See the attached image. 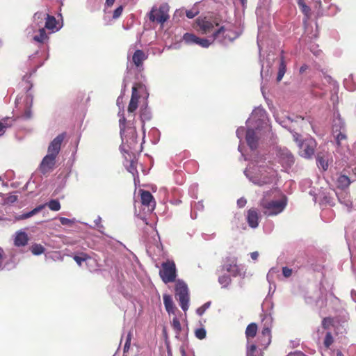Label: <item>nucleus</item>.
Returning a JSON list of instances; mask_svg holds the SVG:
<instances>
[{
    "mask_svg": "<svg viewBox=\"0 0 356 356\" xmlns=\"http://www.w3.org/2000/svg\"><path fill=\"white\" fill-rule=\"evenodd\" d=\"M147 58L145 54L141 50H136L133 56L132 60L136 67H140L143 61Z\"/></svg>",
    "mask_w": 356,
    "mask_h": 356,
    "instance_id": "nucleus-30",
    "label": "nucleus"
},
{
    "mask_svg": "<svg viewBox=\"0 0 356 356\" xmlns=\"http://www.w3.org/2000/svg\"><path fill=\"white\" fill-rule=\"evenodd\" d=\"M246 218L248 225L250 227L254 229L258 227L259 215L254 209L248 210Z\"/></svg>",
    "mask_w": 356,
    "mask_h": 356,
    "instance_id": "nucleus-24",
    "label": "nucleus"
},
{
    "mask_svg": "<svg viewBox=\"0 0 356 356\" xmlns=\"http://www.w3.org/2000/svg\"><path fill=\"white\" fill-rule=\"evenodd\" d=\"M90 259V257L85 253H81L79 255H75L74 257V260L79 266L82 265V262L87 261Z\"/></svg>",
    "mask_w": 356,
    "mask_h": 356,
    "instance_id": "nucleus-41",
    "label": "nucleus"
},
{
    "mask_svg": "<svg viewBox=\"0 0 356 356\" xmlns=\"http://www.w3.org/2000/svg\"><path fill=\"white\" fill-rule=\"evenodd\" d=\"M246 127L247 128L241 127L236 130V136L240 140L238 151L245 160L248 158L245 157L242 150L241 145L243 136H245V140L250 149L254 150L263 135L271 130L266 111L260 106L255 108L246 121Z\"/></svg>",
    "mask_w": 356,
    "mask_h": 356,
    "instance_id": "nucleus-1",
    "label": "nucleus"
},
{
    "mask_svg": "<svg viewBox=\"0 0 356 356\" xmlns=\"http://www.w3.org/2000/svg\"><path fill=\"white\" fill-rule=\"evenodd\" d=\"M150 114L147 111H144L140 114V118L143 122H144L146 120H150Z\"/></svg>",
    "mask_w": 356,
    "mask_h": 356,
    "instance_id": "nucleus-53",
    "label": "nucleus"
},
{
    "mask_svg": "<svg viewBox=\"0 0 356 356\" xmlns=\"http://www.w3.org/2000/svg\"><path fill=\"white\" fill-rule=\"evenodd\" d=\"M59 220L63 225H72L75 222L74 218L69 219L65 217H60Z\"/></svg>",
    "mask_w": 356,
    "mask_h": 356,
    "instance_id": "nucleus-47",
    "label": "nucleus"
},
{
    "mask_svg": "<svg viewBox=\"0 0 356 356\" xmlns=\"http://www.w3.org/2000/svg\"><path fill=\"white\" fill-rule=\"evenodd\" d=\"M3 250L2 248H0V270H2L3 268Z\"/></svg>",
    "mask_w": 356,
    "mask_h": 356,
    "instance_id": "nucleus-59",
    "label": "nucleus"
},
{
    "mask_svg": "<svg viewBox=\"0 0 356 356\" xmlns=\"http://www.w3.org/2000/svg\"><path fill=\"white\" fill-rule=\"evenodd\" d=\"M274 116L276 121L280 125L288 129L292 134L293 140L296 143L298 147L299 155L307 159H312L314 154L317 145L316 140L311 137H308L302 140L301 138V136L296 131L297 125H303L305 123L304 119L301 117H297L295 120H291L290 118H287L284 120H280L276 115H274Z\"/></svg>",
    "mask_w": 356,
    "mask_h": 356,
    "instance_id": "nucleus-3",
    "label": "nucleus"
},
{
    "mask_svg": "<svg viewBox=\"0 0 356 356\" xmlns=\"http://www.w3.org/2000/svg\"><path fill=\"white\" fill-rule=\"evenodd\" d=\"M259 344L261 346H268L271 341L270 330L268 327H264L259 337Z\"/></svg>",
    "mask_w": 356,
    "mask_h": 356,
    "instance_id": "nucleus-27",
    "label": "nucleus"
},
{
    "mask_svg": "<svg viewBox=\"0 0 356 356\" xmlns=\"http://www.w3.org/2000/svg\"><path fill=\"white\" fill-rule=\"evenodd\" d=\"M277 157L278 162L284 169L290 168L294 163V157L291 152L286 148H277Z\"/></svg>",
    "mask_w": 356,
    "mask_h": 356,
    "instance_id": "nucleus-13",
    "label": "nucleus"
},
{
    "mask_svg": "<svg viewBox=\"0 0 356 356\" xmlns=\"http://www.w3.org/2000/svg\"><path fill=\"white\" fill-rule=\"evenodd\" d=\"M169 10L170 8L168 3H163L159 8H152L149 13V20L163 24L170 17Z\"/></svg>",
    "mask_w": 356,
    "mask_h": 356,
    "instance_id": "nucleus-10",
    "label": "nucleus"
},
{
    "mask_svg": "<svg viewBox=\"0 0 356 356\" xmlns=\"http://www.w3.org/2000/svg\"><path fill=\"white\" fill-rule=\"evenodd\" d=\"M163 303L165 308L169 314H174L175 307L172 300V297L168 294H164L163 296Z\"/></svg>",
    "mask_w": 356,
    "mask_h": 356,
    "instance_id": "nucleus-31",
    "label": "nucleus"
},
{
    "mask_svg": "<svg viewBox=\"0 0 356 356\" xmlns=\"http://www.w3.org/2000/svg\"><path fill=\"white\" fill-rule=\"evenodd\" d=\"M197 26L198 27V30L202 34H211V37H213V40H214V33L217 31L218 24L217 23H214L211 21L207 20L204 19H198L197 21Z\"/></svg>",
    "mask_w": 356,
    "mask_h": 356,
    "instance_id": "nucleus-15",
    "label": "nucleus"
},
{
    "mask_svg": "<svg viewBox=\"0 0 356 356\" xmlns=\"http://www.w3.org/2000/svg\"><path fill=\"white\" fill-rule=\"evenodd\" d=\"M346 125L343 120L341 118L339 112H334L332 120V132L337 133L340 131H345Z\"/></svg>",
    "mask_w": 356,
    "mask_h": 356,
    "instance_id": "nucleus-21",
    "label": "nucleus"
},
{
    "mask_svg": "<svg viewBox=\"0 0 356 356\" xmlns=\"http://www.w3.org/2000/svg\"><path fill=\"white\" fill-rule=\"evenodd\" d=\"M337 144L341 150L347 148V137L345 131H340L337 133H333Z\"/></svg>",
    "mask_w": 356,
    "mask_h": 356,
    "instance_id": "nucleus-26",
    "label": "nucleus"
},
{
    "mask_svg": "<svg viewBox=\"0 0 356 356\" xmlns=\"http://www.w3.org/2000/svg\"><path fill=\"white\" fill-rule=\"evenodd\" d=\"M122 10H123L122 6H120L118 7L113 12V19L118 18L122 15Z\"/></svg>",
    "mask_w": 356,
    "mask_h": 356,
    "instance_id": "nucleus-51",
    "label": "nucleus"
},
{
    "mask_svg": "<svg viewBox=\"0 0 356 356\" xmlns=\"http://www.w3.org/2000/svg\"><path fill=\"white\" fill-rule=\"evenodd\" d=\"M121 104H122V96L120 95L118 97L117 99V105L118 106L119 108H121ZM122 108H123V106H122Z\"/></svg>",
    "mask_w": 356,
    "mask_h": 356,
    "instance_id": "nucleus-60",
    "label": "nucleus"
},
{
    "mask_svg": "<svg viewBox=\"0 0 356 356\" xmlns=\"http://www.w3.org/2000/svg\"><path fill=\"white\" fill-rule=\"evenodd\" d=\"M175 293L181 308L183 311L186 312L189 307V294L186 284L183 281L178 280L175 286Z\"/></svg>",
    "mask_w": 356,
    "mask_h": 356,
    "instance_id": "nucleus-9",
    "label": "nucleus"
},
{
    "mask_svg": "<svg viewBox=\"0 0 356 356\" xmlns=\"http://www.w3.org/2000/svg\"><path fill=\"white\" fill-rule=\"evenodd\" d=\"M33 97L31 94L26 93L24 97H17L15 100L16 108L18 112V117L23 120H29L32 117L31 106Z\"/></svg>",
    "mask_w": 356,
    "mask_h": 356,
    "instance_id": "nucleus-8",
    "label": "nucleus"
},
{
    "mask_svg": "<svg viewBox=\"0 0 356 356\" xmlns=\"http://www.w3.org/2000/svg\"><path fill=\"white\" fill-rule=\"evenodd\" d=\"M197 15L196 12H193L192 10L186 11V17L189 19L193 18Z\"/></svg>",
    "mask_w": 356,
    "mask_h": 356,
    "instance_id": "nucleus-57",
    "label": "nucleus"
},
{
    "mask_svg": "<svg viewBox=\"0 0 356 356\" xmlns=\"http://www.w3.org/2000/svg\"><path fill=\"white\" fill-rule=\"evenodd\" d=\"M285 72H286V64L284 63V58L282 57L280 63V66H279L277 76V81H280L282 79Z\"/></svg>",
    "mask_w": 356,
    "mask_h": 356,
    "instance_id": "nucleus-36",
    "label": "nucleus"
},
{
    "mask_svg": "<svg viewBox=\"0 0 356 356\" xmlns=\"http://www.w3.org/2000/svg\"><path fill=\"white\" fill-rule=\"evenodd\" d=\"M353 175L350 176L352 177V181L356 180V165L352 168Z\"/></svg>",
    "mask_w": 356,
    "mask_h": 356,
    "instance_id": "nucleus-61",
    "label": "nucleus"
},
{
    "mask_svg": "<svg viewBox=\"0 0 356 356\" xmlns=\"http://www.w3.org/2000/svg\"><path fill=\"white\" fill-rule=\"evenodd\" d=\"M171 325L175 333V337L178 339H182L181 336L182 327L179 319L177 317L173 318Z\"/></svg>",
    "mask_w": 356,
    "mask_h": 356,
    "instance_id": "nucleus-33",
    "label": "nucleus"
},
{
    "mask_svg": "<svg viewBox=\"0 0 356 356\" xmlns=\"http://www.w3.org/2000/svg\"><path fill=\"white\" fill-rule=\"evenodd\" d=\"M241 35L240 31L235 30L233 25L227 24L219 27L214 33V40L222 44H227L233 42Z\"/></svg>",
    "mask_w": 356,
    "mask_h": 356,
    "instance_id": "nucleus-7",
    "label": "nucleus"
},
{
    "mask_svg": "<svg viewBox=\"0 0 356 356\" xmlns=\"http://www.w3.org/2000/svg\"><path fill=\"white\" fill-rule=\"evenodd\" d=\"M56 157L57 156L47 153V154L43 158L40 165V170L43 174L49 172L53 170L56 163Z\"/></svg>",
    "mask_w": 356,
    "mask_h": 356,
    "instance_id": "nucleus-18",
    "label": "nucleus"
},
{
    "mask_svg": "<svg viewBox=\"0 0 356 356\" xmlns=\"http://www.w3.org/2000/svg\"><path fill=\"white\" fill-rule=\"evenodd\" d=\"M29 241L27 234L22 231H17L14 236V244L17 247L25 246Z\"/></svg>",
    "mask_w": 356,
    "mask_h": 356,
    "instance_id": "nucleus-25",
    "label": "nucleus"
},
{
    "mask_svg": "<svg viewBox=\"0 0 356 356\" xmlns=\"http://www.w3.org/2000/svg\"><path fill=\"white\" fill-rule=\"evenodd\" d=\"M210 307V302H206L204 303L202 307H199L196 310V313L199 316L203 315V314L205 312V311Z\"/></svg>",
    "mask_w": 356,
    "mask_h": 356,
    "instance_id": "nucleus-48",
    "label": "nucleus"
},
{
    "mask_svg": "<svg viewBox=\"0 0 356 356\" xmlns=\"http://www.w3.org/2000/svg\"><path fill=\"white\" fill-rule=\"evenodd\" d=\"M257 332V325L256 323H252L249 324L245 330V336L247 338V356H257V350L254 344H250V339L256 336Z\"/></svg>",
    "mask_w": 356,
    "mask_h": 356,
    "instance_id": "nucleus-14",
    "label": "nucleus"
},
{
    "mask_svg": "<svg viewBox=\"0 0 356 356\" xmlns=\"http://www.w3.org/2000/svg\"><path fill=\"white\" fill-rule=\"evenodd\" d=\"M339 202L343 204H345L346 207H349L350 204V201L349 198L348 197L347 194H346L344 196L343 194H339L338 193H336Z\"/></svg>",
    "mask_w": 356,
    "mask_h": 356,
    "instance_id": "nucleus-46",
    "label": "nucleus"
},
{
    "mask_svg": "<svg viewBox=\"0 0 356 356\" xmlns=\"http://www.w3.org/2000/svg\"><path fill=\"white\" fill-rule=\"evenodd\" d=\"M197 36L192 33H186L182 36V41L187 45L196 44Z\"/></svg>",
    "mask_w": 356,
    "mask_h": 356,
    "instance_id": "nucleus-34",
    "label": "nucleus"
},
{
    "mask_svg": "<svg viewBox=\"0 0 356 356\" xmlns=\"http://www.w3.org/2000/svg\"><path fill=\"white\" fill-rule=\"evenodd\" d=\"M65 134L64 133L58 135L49 144L47 153L57 156L60 152L62 143L64 140Z\"/></svg>",
    "mask_w": 356,
    "mask_h": 356,
    "instance_id": "nucleus-17",
    "label": "nucleus"
},
{
    "mask_svg": "<svg viewBox=\"0 0 356 356\" xmlns=\"http://www.w3.org/2000/svg\"><path fill=\"white\" fill-rule=\"evenodd\" d=\"M279 269L277 268H271L266 276L267 280L270 284H272L274 282V277L279 274Z\"/></svg>",
    "mask_w": 356,
    "mask_h": 356,
    "instance_id": "nucleus-40",
    "label": "nucleus"
},
{
    "mask_svg": "<svg viewBox=\"0 0 356 356\" xmlns=\"http://www.w3.org/2000/svg\"><path fill=\"white\" fill-rule=\"evenodd\" d=\"M118 115L120 116L119 122L122 138L120 149L122 152L135 157L136 154L142 151V144L138 143L135 128L125 126L126 118L123 113L121 115L119 111Z\"/></svg>",
    "mask_w": 356,
    "mask_h": 356,
    "instance_id": "nucleus-4",
    "label": "nucleus"
},
{
    "mask_svg": "<svg viewBox=\"0 0 356 356\" xmlns=\"http://www.w3.org/2000/svg\"><path fill=\"white\" fill-rule=\"evenodd\" d=\"M222 268L233 276H236L238 273V267L235 258L228 259L223 264Z\"/></svg>",
    "mask_w": 356,
    "mask_h": 356,
    "instance_id": "nucleus-23",
    "label": "nucleus"
},
{
    "mask_svg": "<svg viewBox=\"0 0 356 356\" xmlns=\"http://www.w3.org/2000/svg\"><path fill=\"white\" fill-rule=\"evenodd\" d=\"M215 40H213V37L210 36L209 38H201L197 37L196 44L204 47H209Z\"/></svg>",
    "mask_w": 356,
    "mask_h": 356,
    "instance_id": "nucleus-35",
    "label": "nucleus"
},
{
    "mask_svg": "<svg viewBox=\"0 0 356 356\" xmlns=\"http://www.w3.org/2000/svg\"><path fill=\"white\" fill-rule=\"evenodd\" d=\"M195 336L200 340L206 338L207 331L204 327H200L195 330Z\"/></svg>",
    "mask_w": 356,
    "mask_h": 356,
    "instance_id": "nucleus-44",
    "label": "nucleus"
},
{
    "mask_svg": "<svg viewBox=\"0 0 356 356\" xmlns=\"http://www.w3.org/2000/svg\"><path fill=\"white\" fill-rule=\"evenodd\" d=\"M44 29H47L49 31H51V33L56 32L59 30L60 28L56 26V20L54 17L49 16L47 13V18L45 19Z\"/></svg>",
    "mask_w": 356,
    "mask_h": 356,
    "instance_id": "nucleus-29",
    "label": "nucleus"
},
{
    "mask_svg": "<svg viewBox=\"0 0 356 356\" xmlns=\"http://www.w3.org/2000/svg\"><path fill=\"white\" fill-rule=\"evenodd\" d=\"M129 159H130V163H129V166L127 167V170L132 174V175L134 177H135V175L137 174V170H136V162L134 161V159L136 158L134 157L132 155H129ZM134 181H136V177H134Z\"/></svg>",
    "mask_w": 356,
    "mask_h": 356,
    "instance_id": "nucleus-37",
    "label": "nucleus"
},
{
    "mask_svg": "<svg viewBox=\"0 0 356 356\" xmlns=\"http://www.w3.org/2000/svg\"><path fill=\"white\" fill-rule=\"evenodd\" d=\"M351 298L354 302H356V291H351Z\"/></svg>",
    "mask_w": 356,
    "mask_h": 356,
    "instance_id": "nucleus-62",
    "label": "nucleus"
},
{
    "mask_svg": "<svg viewBox=\"0 0 356 356\" xmlns=\"http://www.w3.org/2000/svg\"><path fill=\"white\" fill-rule=\"evenodd\" d=\"M1 199H4V194L0 193V206L6 205L5 202H2Z\"/></svg>",
    "mask_w": 356,
    "mask_h": 356,
    "instance_id": "nucleus-63",
    "label": "nucleus"
},
{
    "mask_svg": "<svg viewBox=\"0 0 356 356\" xmlns=\"http://www.w3.org/2000/svg\"><path fill=\"white\" fill-rule=\"evenodd\" d=\"M333 341V337L331 332L329 331L327 332L323 341L324 346L326 348H329L332 344Z\"/></svg>",
    "mask_w": 356,
    "mask_h": 356,
    "instance_id": "nucleus-45",
    "label": "nucleus"
},
{
    "mask_svg": "<svg viewBox=\"0 0 356 356\" xmlns=\"http://www.w3.org/2000/svg\"><path fill=\"white\" fill-rule=\"evenodd\" d=\"M114 1L115 0H106V4L110 6L113 4Z\"/></svg>",
    "mask_w": 356,
    "mask_h": 356,
    "instance_id": "nucleus-64",
    "label": "nucleus"
},
{
    "mask_svg": "<svg viewBox=\"0 0 356 356\" xmlns=\"http://www.w3.org/2000/svg\"><path fill=\"white\" fill-rule=\"evenodd\" d=\"M31 251L34 255H40L44 252V248L40 244H33L31 247Z\"/></svg>",
    "mask_w": 356,
    "mask_h": 356,
    "instance_id": "nucleus-39",
    "label": "nucleus"
},
{
    "mask_svg": "<svg viewBox=\"0 0 356 356\" xmlns=\"http://www.w3.org/2000/svg\"><path fill=\"white\" fill-rule=\"evenodd\" d=\"M247 203V201L245 198L243 197H241L240 199H238L237 200V205L238 206V207L240 208H242L243 207H245V205Z\"/></svg>",
    "mask_w": 356,
    "mask_h": 356,
    "instance_id": "nucleus-55",
    "label": "nucleus"
},
{
    "mask_svg": "<svg viewBox=\"0 0 356 356\" xmlns=\"http://www.w3.org/2000/svg\"><path fill=\"white\" fill-rule=\"evenodd\" d=\"M47 13L44 12H38L35 13L32 24L26 29L28 36L39 43H43L48 39V36L44 28Z\"/></svg>",
    "mask_w": 356,
    "mask_h": 356,
    "instance_id": "nucleus-5",
    "label": "nucleus"
},
{
    "mask_svg": "<svg viewBox=\"0 0 356 356\" xmlns=\"http://www.w3.org/2000/svg\"><path fill=\"white\" fill-rule=\"evenodd\" d=\"M131 332H129L127 336L126 342H125V344L124 346V353H126L129 350V349L130 348V344H131Z\"/></svg>",
    "mask_w": 356,
    "mask_h": 356,
    "instance_id": "nucleus-49",
    "label": "nucleus"
},
{
    "mask_svg": "<svg viewBox=\"0 0 356 356\" xmlns=\"http://www.w3.org/2000/svg\"><path fill=\"white\" fill-rule=\"evenodd\" d=\"M159 275L163 282H172L176 278V267L173 261H168L162 264Z\"/></svg>",
    "mask_w": 356,
    "mask_h": 356,
    "instance_id": "nucleus-11",
    "label": "nucleus"
},
{
    "mask_svg": "<svg viewBox=\"0 0 356 356\" xmlns=\"http://www.w3.org/2000/svg\"><path fill=\"white\" fill-rule=\"evenodd\" d=\"M140 193L143 205L147 207L148 211H154L156 207V202L152 195L149 191L144 190H140Z\"/></svg>",
    "mask_w": 356,
    "mask_h": 356,
    "instance_id": "nucleus-20",
    "label": "nucleus"
},
{
    "mask_svg": "<svg viewBox=\"0 0 356 356\" xmlns=\"http://www.w3.org/2000/svg\"><path fill=\"white\" fill-rule=\"evenodd\" d=\"M287 198L283 195L277 199H268L266 195L261 200L260 209L267 217L277 216L282 213L287 205Z\"/></svg>",
    "mask_w": 356,
    "mask_h": 356,
    "instance_id": "nucleus-6",
    "label": "nucleus"
},
{
    "mask_svg": "<svg viewBox=\"0 0 356 356\" xmlns=\"http://www.w3.org/2000/svg\"><path fill=\"white\" fill-rule=\"evenodd\" d=\"M144 89V86L142 84H135L133 86L131 98L128 106L129 113H134L138 108V102L140 97L139 92Z\"/></svg>",
    "mask_w": 356,
    "mask_h": 356,
    "instance_id": "nucleus-16",
    "label": "nucleus"
},
{
    "mask_svg": "<svg viewBox=\"0 0 356 356\" xmlns=\"http://www.w3.org/2000/svg\"><path fill=\"white\" fill-rule=\"evenodd\" d=\"M218 282L222 287H227L231 282V278L228 275H223L219 277Z\"/></svg>",
    "mask_w": 356,
    "mask_h": 356,
    "instance_id": "nucleus-43",
    "label": "nucleus"
},
{
    "mask_svg": "<svg viewBox=\"0 0 356 356\" xmlns=\"http://www.w3.org/2000/svg\"><path fill=\"white\" fill-rule=\"evenodd\" d=\"M292 269L289 268L288 267L282 268V275L284 277H289L292 275Z\"/></svg>",
    "mask_w": 356,
    "mask_h": 356,
    "instance_id": "nucleus-52",
    "label": "nucleus"
},
{
    "mask_svg": "<svg viewBox=\"0 0 356 356\" xmlns=\"http://www.w3.org/2000/svg\"><path fill=\"white\" fill-rule=\"evenodd\" d=\"M330 154L327 152H319L316 155V164L319 169L323 171L327 170L329 166Z\"/></svg>",
    "mask_w": 356,
    "mask_h": 356,
    "instance_id": "nucleus-22",
    "label": "nucleus"
},
{
    "mask_svg": "<svg viewBox=\"0 0 356 356\" xmlns=\"http://www.w3.org/2000/svg\"><path fill=\"white\" fill-rule=\"evenodd\" d=\"M8 126H9L8 124H6L3 122H0V136L4 134L6 127Z\"/></svg>",
    "mask_w": 356,
    "mask_h": 356,
    "instance_id": "nucleus-54",
    "label": "nucleus"
},
{
    "mask_svg": "<svg viewBox=\"0 0 356 356\" xmlns=\"http://www.w3.org/2000/svg\"><path fill=\"white\" fill-rule=\"evenodd\" d=\"M344 86L348 90H356V76L353 74H350L343 81Z\"/></svg>",
    "mask_w": 356,
    "mask_h": 356,
    "instance_id": "nucleus-32",
    "label": "nucleus"
},
{
    "mask_svg": "<svg viewBox=\"0 0 356 356\" xmlns=\"http://www.w3.org/2000/svg\"><path fill=\"white\" fill-rule=\"evenodd\" d=\"M46 206H47L50 210L58 211L60 209V204L57 200H51L49 202L40 204L33 209L32 211L24 213L17 218V220H24L26 218H29L34 215L37 214L40 211H41Z\"/></svg>",
    "mask_w": 356,
    "mask_h": 356,
    "instance_id": "nucleus-12",
    "label": "nucleus"
},
{
    "mask_svg": "<svg viewBox=\"0 0 356 356\" xmlns=\"http://www.w3.org/2000/svg\"><path fill=\"white\" fill-rule=\"evenodd\" d=\"M275 164L270 156L257 154L244 171L246 177L254 184L264 186L273 183L277 177Z\"/></svg>",
    "mask_w": 356,
    "mask_h": 356,
    "instance_id": "nucleus-2",
    "label": "nucleus"
},
{
    "mask_svg": "<svg viewBox=\"0 0 356 356\" xmlns=\"http://www.w3.org/2000/svg\"><path fill=\"white\" fill-rule=\"evenodd\" d=\"M101 222H102V218L100 216H97V218L94 221L95 225L99 228V231L101 233H103L102 229H104V226L102 225Z\"/></svg>",
    "mask_w": 356,
    "mask_h": 356,
    "instance_id": "nucleus-50",
    "label": "nucleus"
},
{
    "mask_svg": "<svg viewBox=\"0 0 356 356\" xmlns=\"http://www.w3.org/2000/svg\"><path fill=\"white\" fill-rule=\"evenodd\" d=\"M298 4L302 12L305 15L306 17L304 19V22L306 23L310 13V8L305 3L303 0H298Z\"/></svg>",
    "mask_w": 356,
    "mask_h": 356,
    "instance_id": "nucleus-38",
    "label": "nucleus"
},
{
    "mask_svg": "<svg viewBox=\"0 0 356 356\" xmlns=\"http://www.w3.org/2000/svg\"><path fill=\"white\" fill-rule=\"evenodd\" d=\"M341 318H325L322 321V325L325 329H328L330 326L335 327V324L341 322L345 323L348 319V314L346 311H341L340 314Z\"/></svg>",
    "mask_w": 356,
    "mask_h": 356,
    "instance_id": "nucleus-19",
    "label": "nucleus"
},
{
    "mask_svg": "<svg viewBox=\"0 0 356 356\" xmlns=\"http://www.w3.org/2000/svg\"><path fill=\"white\" fill-rule=\"evenodd\" d=\"M259 255V254L257 251L252 252L250 253V257H251L252 259L254 261L257 260Z\"/></svg>",
    "mask_w": 356,
    "mask_h": 356,
    "instance_id": "nucleus-58",
    "label": "nucleus"
},
{
    "mask_svg": "<svg viewBox=\"0 0 356 356\" xmlns=\"http://www.w3.org/2000/svg\"><path fill=\"white\" fill-rule=\"evenodd\" d=\"M352 181V177L346 175H338L336 178V184L339 188L344 189L349 186Z\"/></svg>",
    "mask_w": 356,
    "mask_h": 356,
    "instance_id": "nucleus-28",
    "label": "nucleus"
},
{
    "mask_svg": "<svg viewBox=\"0 0 356 356\" xmlns=\"http://www.w3.org/2000/svg\"><path fill=\"white\" fill-rule=\"evenodd\" d=\"M1 202H5L6 204H10L17 200V196L15 194L4 195V199H1Z\"/></svg>",
    "mask_w": 356,
    "mask_h": 356,
    "instance_id": "nucleus-42",
    "label": "nucleus"
},
{
    "mask_svg": "<svg viewBox=\"0 0 356 356\" xmlns=\"http://www.w3.org/2000/svg\"><path fill=\"white\" fill-rule=\"evenodd\" d=\"M194 208L197 210L202 211L204 209V204L202 201H200L195 204Z\"/></svg>",
    "mask_w": 356,
    "mask_h": 356,
    "instance_id": "nucleus-56",
    "label": "nucleus"
}]
</instances>
